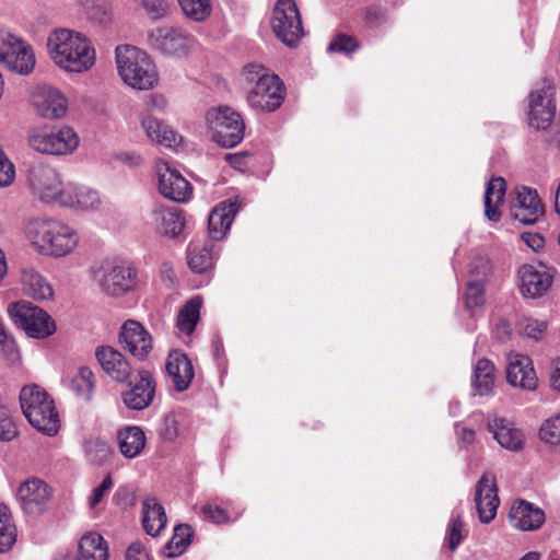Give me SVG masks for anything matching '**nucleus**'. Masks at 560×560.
<instances>
[{
  "mask_svg": "<svg viewBox=\"0 0 560 560\" xmlns=\"http://www.w3.org/2000/svg\"><path fill=\"white\" fill-rule=\"evenodd\" d=\"M46 49L51 61L66 72H85L96 60L92 42L84 34L70 28L59 27L50 31Z\"/></svg>",
  "mask_w": 560,
  "mask_h": 560,
  "instance_id": "1",
  "label": "nucleus"
},
{
  "mask_svg": "<svg viewBox=\"0 0 560 560\" xmlns=\"http://www.w3.org/2000/svg\"><path fill=\"white\" fill-rule=\"evenodd\" d=\"M25 236L42 255L63 257L79 244L77 231L66 222L46 217L33 218L25 224Z\"/></svg>",
  "mask_w": 560,
  "mask_h": 560,
  "instance_id": "2",
  "label": "nucleus"
},
{
  "mask_svg": "<svg viewBox=\"0 0 560 560\" xmlns=\"http://www.w3.org/2000/svg\"><path fill=\"white\" fill-rule=\"evenodd\" d=\"M116 67L125 84L135 90H150L159 81L156 66L149 54L130 45L115 49Z\"/></svg>",
  "mask_w": 560,
  "mask_h": 560,
  "instance_id": "3",
  "label": "nucleus"
},
{
  "mask_svg": "<svg viewBox=\"0 0 560 560\" xmlns=\"http://www.w3.org/2000/svg\"><path fill=\"white\" fill-rule=\"evenodd\" d=\"M93 283L106 296L122 298L137 289L138 270L129 262L103 259L90 268Z\"/></svg>",
  "mask_w": 560,
  "mask_h": 560,
  "instance_id": "4",
  "label": "nucleus"
},
{
  "mask_svg": "<svg viewBox=\"0 0 560 560\" xmlns=\"http://www.w3.org/2000/svg\"><path fill=\"white\" fill-rule=\"evenodd\" d=\"M20 404L30 424L48 436L58 433L60 420L54 400L36 385L24 386L20 393Z\"/></svg>",
  "mask_w": 560,
  "mask_h": 560,
  "instance_id": "5",
  "label": "nucleus"
},
{
  "mask_svg": "<svg viewBox=\"0 0 560 560\" xmlns=\"http://www.w3.org/2000/svg\"><path fill=\"white\" fill-rule=\"evenodd\" d=\"M248 82H255L249 91L248 103L252 108L261 112H275L284 101L285 88L278 75L270 73L259 65H248L245 68Z\"/></svg>",
  "mask_w": 560,
  "mask_h": 560,
  "instance_id": "6",
  "label": "nucleus"
},
{
  "mask_svg": "<svg viewBox=\"0 0 560 560\" xmlns=\"http://www.w3.org/2000/svg\"><path fill=\"white\" fill-rule=\"evenodd\" d=\"M77 132L68 126L50 128L48 126L32 127L27 131V143L36 152L49 155L72 153L79 145Z\"/></svg>",
  "mask_w": 560,
  "mask_h": 560,
  "instance_id": "7",
  "label": "nucleus"
},
{
  "mask_svg": "<svg viewBox=\"0 0 560 560\" xmlns=\"http://www.w3.org/2000/svg\"><path fill=\"white\" fill-rule=\"evenodd\" d=\"M206 121L213 141L221 147L233 148L244 138L245 124L241 115L229 106L209 109Z\"/></svg>",
  "mask_w": 560,
  "mask_h": 560,
  "instance_id": "8",
  "label": "nucleus"
},
{
  "mask_svg": "<svg viewBox=\"0 0 560 560\" xmlns=\"http://www.w3.org/2000/svg\"><path fill=\"white\" fill-rule=\"evenodd\" d=\"M148 45L164 56L182 59L195 48L196 39L182 27L163 25L149 31Z\"/></svg>",
  "mask_w": 560,
  "mask_h": 560,
  "instance_id": "9",
  "label": "nucleus"
},
{
  "mask_svg": "<svg viewBox=\"0 0 560 560\" xmlns=\"http://www.w3.org/2000/svg\"><path fill=\"white\" fill-rule=\"evenodd\" d=\"M11 319L32 338L43 339L56 331L51 316L43 308L26 301L11 303L8 306Z\"/></svg>",
  "mask_w": 560,
  "mask_h": 560,
  "instance_id": "10",
  "label": "nucleus"
},
{
  "mask_svg": "<svg viewBox=\"0 0 560 560\" xmlns=\"http://www.w3.org/2000/svg\"><path fill=\"white\" fill-rule=\"evenodd\" d=\"M61 174L45 164H34L27 170V185L33 196L43 203L60 206L66 191Z\"/></svg>",
  "mask_w": 560,
  "mask_h": 560,
  "instance_id": "11",
  "label": "nucleus"
},
{
  "mask_svg": "<svg viewBox=\"0 0 560 560\" xmlns=\"http://www.w3.org/2000/svg\"><path fill=\"white\" fill-rule=\"evenodd\" d=\"M271 27L276 36L287 46L294 47L299 44L304 31L294 0L277 1L271 18Z\"/></svg>",
  "mask_w": 560,
  "mask_h": 560,
  "instance_id": "12",
  "label": "nucleus"
},
{
  "mask_svg": "<svg viewBox=\"0 0 560 560\" xmlns=\"http://www.w3.org/2000/svg\"><path fill=\"white\" fill-rule=\"evenodd\" d=\"M529 126L537 130H546L552 124L556 106L552 101V86L544 80L529 94Z\"/></svg>",
  "mask_w": 560,
  "mask_h": 560,
  "instance_id": "13",
  "label": "nucleus"
},
{
  "mask_svg": "<svg viewBox=\"0 0 560 560\" xmlns=\"http://www.w3.org/2000/svg\"><path fill=\"white\" fill-rule=\"evenodd\" d=\"M158 188L160 194L173 201L185 202L189 200L192 188L189 182L166 161L155 163Z\"/></svg>",
  "mask_w": 560,
  "mask_h": 560,
  "instance_id": "14",
  "label": "nucleus"
},
{
  "mask_svg": "<svg viewBox=\"0 0 560 560\" xmlns=\"http://www.w3.org/2000/svg\"><path fill=\"white\" fill-rule=\"evenodd\" d=\"M51 488L42 479L33 477L22 482L16 499L22 511L27 515L43 514L50 502Z\"/></svg>",
  "mask_w": 560,
  "mask_h": 560,
  "instance_id": "15",
  "label": "nucleus"
},
{
  "mask_svg": "<svg viewBox=\"0 0 560 560\" xmlns=\"http://www.w3.org/2000/svg\"><path fill=\"white\" fill-rule=\"evenodd\" d=\"M156 393L154 374L148 369L137 371V376L121 393L124 405L130 410H143L150 407Z\"/></svg>",
  "mask_w": 560,
  "mask_h": 560,
  "instance_id": "16",
  "label": "nucleus"
},
{
  "mask_svg": "<svg viewBox=\"0 0 560 560\" xmlns=\"http://www.w3.org/2000/svg\"><path fill=\"white\" fill-rule=\"evenodd\" d=\"M36 114L45 119H60L66 116L68 100L60 90L48 84L36 85L31 93Z\"/></svg>",
  "mask_w": 560,
  "mask_h": 560,
  "instance_id": "17",
  "label": "nucleus"
},
{
  "mask_svg": "<svg viewBox=\"0 0 560 560\" xmlns=\"http://www.w3.org/2000/svg\"><path fill=\"white\" fill-rule=\"evenodd\" d=\"M122 348L139 360L148 358L153 349V340L144 326L132 319L124 323L119 334Z\"/></svg>",
  "mask_w": 560,
  "mask_h": 560,
  "instance_id": "18",
  "label": "nucleus"
},
{
  "mask_svg": "<svg viewBox=\"0 0 560 560\" xmlns=\"http://www.w3.org/2000/svg\"><path fill=\"white\" fill-rule=\"evenodd\" d=\"M475 504L481 523L488 524L495 517L500 500L492 474H483L476 483Z\"/></svg>",
  "mask_w": 560,
  "mask_h": 560,
  "instance_id": "19",
  "label": "nucleus"
},
{
  "mask_svg": "<svg viewBox=\"0 0 560 560\" xmlns=\"http://www.w3.org/2000/svg\"><path fill=\"white\" fill-rule=\"evenodd\" d=\"M506 381L513 387L526 392H535L538 388V377L532 360L521 353L508 355Z\"/></svg>",
  "mask_w": 560,
  "mask_h": 560,
  "instance_id": "20",
  "label": "nucleus"
},
{
  "mask_svg": "<svg viewBox=\"0 0 560 560\" xmlns=\"http://www.w3.org/2000/svg\"><path fill=\"white\" fill-rule=\"evenodd\" d=\"M150 223L160 235L174 238L183 232L186 218L177 207L155 206L150 213Z\"/></svg>",
  "mask_w": 560,
  "mask_h": 560,
  "instance_id": "21",
  "label": "nucleus"
},
{
  "mask_svg": "<svg viewBox=\"0 0 560 560\" xmlns=\"http://www.w3.org/2000/svg\"><path fill=\"white\" fill-rule=\"evenodd\" d=\"M511 215L522 224H533L542 213V206L536 190L520 187L511 205Z\"/></svg>",
  "mask_w": 560,
  "mask_h": 560,
  "instance_id": "22",
  "label": "nucleus"
},
{
  "mask_svg": "<svg viewBox=\"0 0 560 560\" xmlns=\"http://www.w3.org/2000/svg\"><path fill=\"white\" fill-rule=\"evenodd\" d=\"M101 206L102 198L95 189L71 182L66 183L60 207L79 211H96Z\"/></svg>",
  "mask_w": 560,
  "mask_h": 560,
  "instance_id": "23",
  "label": "nucleus"
},
{
  "mask_svg": "<svg viewBox=\"0 0 560 560\" xmlns=\"http://www.w3.org/2000/svg\"><path fill=\"white\" fill-rule=\"evenodd\" d=\"M521 292L530 298L541 296L552 283V275L544 265H524L518 270Z\"/></svg>",
  "mask_w": 560,
  "mask_h": 560,
  "instance_id": "24",
  "label": "nucleus"
},
{
  "mask_svg": "<svg viewBox=\"0 0 560 560\" xmlns=\"http://www.w3.org/2000/svg\"><path fill=\"white\" fill-rule=\"evenodd\" d=\"M487 430L498 444L512 452L523 447L524 434L514 423L505 418L493 416L487 419Z\"/></svg>",
  "mask_w": 560,
  "mask_h": 560,
  "instance_id": "25",
  "label": "nucleus"
},
{
  "mask_svg": "<svg viewBox=\"0 0 560 560\" xmlns=\"http://www.w3.org/2000/svg\"><path fill=\"white\" fill-rule=\"evenodd\" d=\"M96 359L102 370L115 382H127L132 373L128 359L112 347H101L96 350Z\"/></svg>",
  "mask_w": 560,
  "mask_h": 560,
  "instance_id": "26",
  "label": "nucleus"
},
{
  "mask_svg": "<svg viewBox=\"0 0 560 560\" xmlns=\"http://www.w3.org/2000/svg\"><path fill=\"white\" fill-rule=\"evenodd\" d=\"M237 200H225L212 209L208 218V232L213 241H221L230 231L238 211Z\"/></svg>",
  "mask_w": 560,
  "mask_h": 560,
  "instance_id": "27",
  "label": "nucleus"
},
{
  "mask_svg": "<svg viewBox=\"0 0 560 560\" xmlns=\"http://www.w3.org/2000/svg\"><path fill=\"white\" fill-rule=\"evenodd\" d=\"M165 368L167 375L177 392L188 389L194 380L195 371L191 361L185 353L180 351L170 352Z\"/></svg>",
  "mask_w": 560,
  "mask_h": 560,
  "instance_id": "28",
  "label": "nucleus"
},
{
  "mask_svg": "<svg viewBox=\"0 0 560 560\" xmlns=\"http://www.w3.org/2000/svg\"><path fill=\"white\" fill-rule=\"evenodd\" d=\"M141 127L151 142L170 149H176L183 143V137L171 126L158 118L145 115L141 119Z\"/></svg>",
  "mask_w": 560,
  "mask_h": 560,
  "instance_id": "29",
  "label": "nucleus"
},
{
  "mask_svg": "<svg viewBox=\"0 0 560 560\" xmlns=\"http://www.w3.org/2000/svg\"><path fill=\"white\" fill-rule=\"evenodd\" d=\"M511 524L521 530H535L545 522V513L541 509L525 501H515L510 511Z\"/></svg>",
  "mask_w": 560,
  "mask_h": 560,
  "instance_id": "30",
  "label": "nucleus"
},
{
  "mask_svg": "<svg viewBox=\"0 0 560 560\" xmlns=\"http://www.w3.org/2000/svg\"><path fill=\"white\" fill-rule=\"evenodd\" d=\"M9 55L7 60L1 63L5 69L21 75H28L33 72L36 65L35 51L24 38L21 37Z\"/></svg>",
  "mask_w": 560,
  "mask_h": 560,
  "instance_id": "31",
  "label": "nucleus"
},
{
  "mask_svg": "<svg viewBox=\"0 0 560 560\" xmlns=\"http://www.w3.org/2000/svg\"><path fill=\"white\" fill-rule=\"evenodd\" d=\"M21 285L24 294L36 301L54 299L55 291L51 283L34 268H24L22 270Z\"/></svg>",
  "mask_w": 560,
  "mask_h": 560,
  "instance_id": "32",
  "label": "nucleus"
},
{
  "mask_svg": "<svg viewBox=\"0 0 560 560\" xmlns=\"http://www.w3.org/2000/svg\"><path fill=\"white\" fill-rule=\"evenodd\" d=\"M489 264L483 258H478L470 269L471 275H476L477 279H471L467 283L465 292V305L472 311L485 303L483 279L488 275Z\"/></svg>",
  "mask_w": 560,
  "mask_h": 560,
  "instance_id": "33",
  "label": "nucleus"
},
{
  "mask_svg": "<svg viewBox=\"0 0 560 560\" xmlns=\"http://www.w3.org/2000/svg\"><path fill=\"white\" fill-rule=\"evenodd\" d=\"M119 451L125 458L138 457L145 447L147 438L143 430L137 425H127L117 433Z\"/></svg>",
  "mask_w": 560,
  "mask_h": 560,
  "instance_id": "34",
  "label": "nucleus"
},
{
  "mask_svg": "<svg viewBox=\"0 0 560 560\" xmlns=\"http://www.w3.org/2000/svg\"><path fill=\"white\" fill-rule=\"evenodd\" d=\"M167 517L163 505L154 497L142 501V525L145 533L156 536L165 527Z\"/></svg>",
  "mask_w": 560,
  "mask_h": 560,
  "instance_id": "35",
  "label": "nucleus"
},
{
  "mask_svg": "<svg viewBox=\"0 0 560 560\" xmlns=\"http://www.w3.org/2000/svg\"><path fill=\"white\" fill-rule=\"evenodd\" d=\"M108 545L97 533L91 532L81 537L73 560H108Z\"/></svg>",
  "mask_w": 560,
  "mask_h": 560,
  "instance_id": "36",
  "label": "nucleus"
},
{
  "mask_svg": "<svg viewBox=\"0 0 560 560\" xmlns=\"http://www.w3.org/2000/svg\"><path fill=\"white\" fill-rule=\"evenodd\" d=\"M505 196V180L502 177H493L488 182L485 191V215L489 221L498 222L501 218L499 207Z\"/></svg>",
  "mask_w": 560,
  "mask_h": 560,
  "instance_id": "37",
  "label": "nucleus"
},
{
  "mask_svg": "<svg viewBox=\"0 0 560 560\" xmlns=\"http://www.w3.org/2000/svg\"><path fill=\"white\" fill-rule=\"evenodd\" d=\"M213 245L205 242H192L187 249L188 266L198 273L206 272L213 266Z\"/></svg>",
  "mask_w": 560,
  "mask_h": 560,
  "instance_id": "38",
  "label": "nucleus"
},
{
  "mask_svg": "<svg viewBox=\"0 0 560 560\" xmlns=\"http://www.w3.org/2000/svg\"><path fill=\"white\" fill-rule=\"evenodd\" d=\"M67 387L78 397L90 400L95 387L94 373L89 366H80L71 376L63 381Z\"/></svg>",
  "mask_w": 560,
  "mask_h": 560,
  "instance_id": "39",
  "label": "nucleus"
},
{
  "mask_svg": "<svg viewBox=\"0 0 560 560\" xmlns=\"http://www.w3.org/2000/svg\"><path fill=\"white\" fill-rule=\"evenodd\" d=\"M472 386L480 396L490 395L494 386V365L487 359L477 361L474 369Z\"/></svg>",
  "mask_w": 560,
  "mask_h": 560,
  "instance_id": "40",
  "label": "nucleus"
},
{
  "mask_svg": "<svg viewBox=\"0 0 560 560\" xmlns=\"http://www.w3.org/2000/svg\"><path fill=\"white\" fill-rule=\"evenodd\" d=\"M202 300L200 296L190 299L178 312L176 327L182 334L191 335L200 317Z\"/></svg>",
  "mask_w": 560,
  "mask_h": 560,
  "instance_id": "41",
  "label": "nucleus"
},
{
  "mask_svg": "<svg viewBox=\"0 0 560 560\" xmlns=\"http://www.w3.org/2000/svg\"><path fill=\"white\" fill-rule=\"evenodd\" d=\"M194 530L187 524H179L175 527L174 534L166 544L164 552L168 558L180 556L191 542Z\"/></svg>",
  "mask_w": 560,
  "mask_h": 560,
  "instance_id": "42",
  "label": "nucleus"
},
{
  "mask_svg": "<svg viewBox=\"0 0 560 560\" xmlns=\"http://www.w3.org/2000/svg\"><path fill=\"white\" fill-rule=\"evenodd\" d=\"M16 541V527L8 505L0 503V553L9 551Z\"/></svg>",
  "mask_w": 560,
  "mask_h": 560,
  "instance_id": "43",
  "label": "nucleus"
},
{
  "mask_svg": "<svg viewBox=\"0 0 560 560\" xmlns=\"http://www.w3.org/2000/svg\"><path fill=\"white\" fill-rule=\"evenodd\" d=\"M184 14L195 21L207 20L212 12V0H178Z\"/></svg>",
  "mask_w": 560,
  "mask_h": 560,
  "instance_id": "44",
  "label": "nucleus"
},
{
  "mask_svg": "<svg viewBox=\"0 0 560 560\" xmlns=\"http://www.w3.org/2000/svg\"><path fill=\"white\" fill-rule=\"evenodd\" d=\"M114 488V481L110 475H107L100 485L94 487L88 497V505L91 510L104 508V503L109 492Z\"/></svg>",
  "mask_w": 560,
  "mask_h": 560,
  "instance_id": "45",
  "label": "nucleus"
},
{
  "mask_svg": "<svg viewBox=\"0 0 560 560\" xmlns=\"http://www.w3.org/2000/svg\"><path fill=\"white\" fill-rule=\"evenodd\" d=\"M540 440L550 446H560V417L552 416L545 420L539 429Z\"/></svg>",
  "mask_w": 560,
  "mask_h": 560,
  "instance_id": "46",
  "label": "nucleus"
},
{
  "mask_svg": "<svg viewBox=\"0 0 560 560\" xmlns=\"http://www.w3.org/2000/svg\"><path fill=\"white\" fill-rule=\"evenodd\" d=\"M16 434L18 428L12 418L11 410L0 397V441L10 442Z\"/></svg>",
  "mask_w": 560,
  "mask_h": 560,
  "instance_id": "47",
  "label": "nucleus"
},
{
  "mask_svg": "<svg viewBox=\"0 0 560 560\" xmlns=\"http://www.w3.org/2000/svg\"><path fill=\"white\" fill-rule=\"evenodd\" d=\"M548 323L544 319L526 317L520 322L522 334L535 340L540 339L545 335Z\"/></svg>",
  "mask_w": 560,
  "mask_h": 560,
  "instance_id": "48",
  "label": "nucleus"
},
{
  "mask_svg": "<svg viewBox=\"0 0 560 560\" xmlns=\"http://www.w3.org/2000/svg\"><path fill=\"white\" fill-rule=\"evenodd\" d=\"M201 513L203 520L215 524H225L236 518V516L231 517L226 511L212 503L205 504L201 509Z\"/></svg>",
  "mask_w": 560,
  "mask_h": 560,
  "instance_id": "49",
  "label": "nucleus"
},
{
  "mask_svg": "<svg viewBox=\"0 0 560 560\" xmlns=\"http://www.w3.org/2000/svg\"><path fill=\"white\" fill-rule=\"evenodd\" d=\"M464 537V523L462 522L459 515L453 516L447 529V541L450 549L454 551L459 546Z\"/></svg>",
  "mask_w": 560,
  "mask_h": 560,
  "instance_id": "50",
  "label": "nucleus"
},
{
  "mask_svg": "<svg viewBox=\"0 0 560 560\" xmlns=\"http://www.w3.org/2000/svg\"><path fill=\"white\" fill-rule=\"evenodd\" d=\"M20 39L21 37L10 30L0 28V65L3 60H7V57L10 56L9 54Z\"/></svg>",
  "mask_w": 560,
  "mask_h": 560,
  "instance_id": "51",
  "label": "nucleus"
},
{
  "mask_svg": "<svg viewBox=\"0 0 560 560\" xmlns=\"http://www.w3.org/2000/svg\"><path fill=\"white\" fill-rule=\"evenodd\" d=\"M15 178V168L0 148V187L10 186Z\"/></svg>",
  "mask_w": 560,
  "mask_h": 560,
  "instance_id": "52",
  "label": "nucleus"
},
{
  "mask_svg": "<svg viewBox=\"0 0 560 560\" xmlns=\"http://www.w3.org/2000/svg\"><path fill=\"white\" fill-rule=\"evenodd\" d=\"M143 8L151 20H162L168 13V3L165 0H150L143 3Z\"/></svg>",
  "mask_w": 560,
  "mask_h": 560,
  "instance_id": "53",
  "label": "nucleus"
},
{
  "mask_svg": "<svg viewBox=\"0 0 560 560\" xmlns=\"http://www.w3.org/2000/svg\"><path fill=\"white\" fill-rule=\"evenodd\" d=\"M358 48L357 40L347 35H338L336 36L331 43L329 44L328 49L330 51H339V52H352Z\"/></svg>",
  "mask_w": 560,
  "mask_h": 560,
  "instance_id": "54",
  "label": "nucleus"
},
{
  "mask_svg": "<svg viewBox=\"0 0 560 560\" xmlns=\"http://www.w3.org/2000/svg\"><path fill=\"white\" fill-rule=\"evenodd\" d=\"M161 435L165 441H173L178 435L177 422L174 416H166L164 418Z\"/></svg>",
  "mask_w": 560,
  "mask_h": 560,
  "instance_id": "55",
  "label": "nucleus"
},
{
  "mask_svg": "<svg viewBox=\"0 0 560 560\" xmlns=\"http://www.w3.org/2000/svg\"><path fill=\"white\" fill-rule=\"evenodd\" d=\"M126 560H150V558L141 542H133L127 549Z\"/></svg>",
  "mask_w": 560,
  "mask_h": 560,
  "instance_id": "56",
  "label": "nucleus"
},
{
  "mask_svg": "<svg viewBox=\"0 0 560 560\" xmlns=\"http://www.w3.org/2000/svg\"><path fill=\"white\" fill-rule=\"evenodd\" d=\"M522 240L534 252H538L545 246V238L536 233H524L522 234Z\"/></svg>",
  "mask_w": 560,
  "mask_h": 560,
  "instance_id": "57",
  "label": "nucleus"
},
{
  "mask_svg": "<svg viewBox=\"0 0 560 560\" xmlns=\"http://www.w3.org/2000/svg\"><path fill=\"white\" fill-rule=\"evenodd\" d=\"M455 432L462 443L469 445L475 442V439H476L475 430L456 424Z\"/></svg>",
  "mask_w": 560,
  "mask_h": 560,
  "instance_id": "58",
  "label": "nucleus"
},
{
  "mask_svg": "<svg viewBox=\"0 0 560 560\" xmlns=\"http://www.w3.org/2000/svg\"><path fill=\"white\" fill-rule=\"evenodd\" d=\"M117 159L129 166H138L142 162L141 156L132 151L120 152L117 154Z\"/></svg>",
  "mask_w": 560,
  "mask_h": 560,
  "instance_id": "59",
  "label": "nucleus"
},
{
  "mask_svg": "<svg viewBox=\"0 0 560 560\" xmlns=\"http://www.w3.org/2000/svg\"><path fill=\"white\" fill-rule=\"evenodd\" d=\"M246 156L245 153H228L225 154V160L232 167L243 171Z\"/></svg>",
  "mask_w": 560,
  "mask_h": 560,
  "instance_id": "60",
  "label": "nucleus"
},
{
  "mask_svg": "<svg viewBox=\"0 0 560 560\" xmlns=\"http://www.w3.org/2000/svg\"><path fill=\"white\" fill-rule=\"evenodd\" d=\"M550 386L553 390L560 393V357L552 362V370L550 373Z\"/></svg>",
  "mask_w": 560,
  "mask_h": 560,
  "instance_id": "61",
  "label": "nucleus"
},
{
  "mask_svg": "<svg viewBox=\"0 0 560 560\" xmlns=\"http://www.w3.org/2000/svg\"><path fill=\"white\" fill-rule=\"evenodd\" d=\"M152 106H154L160 112H163L166 108L167 102L162 95H153L151 97Z\"/></svg>",
  "mask_w": 560,
  "mask_h": 560,
  "instance_id": "62",
  "label": "nucleus"
},
{
  "mask_svg": "<svg viewBox=\"0 0 560 560\" xmlns=\"http://www.w3.org/2000/svg\"><path fill=\"white\" fill-rule=\"evenodd\" d=\"M555 208H556L557 213L560 214V183H559V186H558V188L556 190Z\"/></svg>",
  "mask_w": 560,
  "mask_h": 560,
  "instance_id": "63",
  "label": "nucleus"
},
{
  "mask_svg": "<svg viewBox=\"0 0 560 560\" xmlns=\"http://www.w3.org/2000/svg\"><path fill=\"white\" fill-rule=\"evenodd\" d=\"M520 560H539V555L537 552H528Z\"/></svg>",
  "mask_w": 560,
  "mask_h": 560,
  "instance_id": "64",
  "label": "nucleus"
}]
</instances>
